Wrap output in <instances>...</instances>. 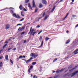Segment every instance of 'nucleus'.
Listing matches in <instances>:
<instances>
[{"label": "nucleus", "mask_w": 78, "mask_h": 78, "mask_svg": "<svg viewBox=\"0 0 78 78\" xmlns=\"http://www.w3.org/2000/svg\"><path fill=\"white\" fill-rule=\"evenodd\" d=\"M30 56H33V57H37L38 56V54H37L33 53L31 54Z\"/></svg>", "instance_id": "1"}, {"label": "nucleus", "mask_w": 78, "mask_h": 78, "mask_svg": "<svg viewBox=\"0 0 78 78\" xmlns=\"http://www.w3.org/2000/svg\"><path fill=\"white\" fill-rule=\"evenodd\" d=\"M78 73V71H75L74 73H71V76L72 77V76H75V75H76V74H77Z\"/></svg>", "instance_id": "2"}, {"label": "nucleus", "mask_w": 78, "mask_h": 78, "mask_svg": "<svg viewBox=\"0 0 78 78\" xmlns=\"http://www.w3.org/2000/svg\"><path fill=\"white\" fill-rule=\"evenodd\" d=\"M24 29V27H23L22 28H21L20 27L18 29V31H23Z\"/></svg>", "instance_id": "3"}, {"label": "nucleus", "mask_w": 78, "mask_h": 78, "mask_svg": "<svg viewBox=\"0 0 78 78\" xmlns=\"http://www.w3.org/2000/svg\"><path fill=\"white\" fill-rule=\"evenodd\" d=\"M32 7H33L34 8H36V5H35V2H34V0H33Z\"/></svg>", "instance_id": "4"}, {"label": "nucleus", "mask_w": 78, "mask_h": 78, "mask_svg": "<svg viewBox=\"0 0 78 78\" xmlns=\"http://www.w3.org/2000/svg\"><path fill=\"white\" fill-rule=\"evenodd\" d=\"M31 59H33V58H32V57L30 58L27 61H26V63H28L29 62H30V61H31Z\"/></svg>", "instance_id": "5"}, {"label": "nucleus", "mask_w": 78, "mask_h": 78, "mask_svg": "<svg viewBox=\"0 0 78 78\" xmlns=\"http://www.w3.org/2000/svg\"><path fill=\"white\" fill-rule=\"evenodd\" d=\"M10 9H14L12 7H11V8H6L4 9H2L1 11H3L4 10H5V9H10Z\"/></svg>", "instance_id": "6"}, {"label": "nucleus", "mask_w": 78, "mask_h": 78, "mask_svg": "<svg viewBox=\"0 0 78 78\" xmlns=\"http://www.w3.org/2000/svg\"><path fill=\"white\" fill-rule=\"evenodd\" d=\"M19 8L20 10H22V9L23 8V7H22V5H20L19 7Z\"/></svg>", "instance_id": "7"}, {"label": "nucleus", "mask_w": 78, "mask_h": 78, "mask_svg": "<svg viewBox=\"0 0 78 78\" xmlns=\"http://www.w3.org/2000/svg\"><path fill=\"white\" fill-rule=\"evenodd\" d=\"M78 51V49H77L74 52V55H76V54H77V53H78V52H76L77 51Z\"/></svg>", "instance_id": "8"}, {"label": "nucleus", "mask_w": 78, "mask_h": 78, "mask_svg": "<svg viewBox=\"0 0 78 78\" xmlns=\"http://www.w3.org/2000/svg\"><path fill=\"white\" fill-rule=\"evenodd\" d=\"M78 51V49H77L74 52V55H76V54H77V53H78V52H76L77 51Z\"/></svg>", "instance_id": "9"}, {"label": "nucleus", "mask_w": 78, "mask_h": 78, "mask_svg": "<svg viewBox=\"0 0 78 78\" xmlns=\"http://www.w3.org/2000/svg\"><path fill=\"white\" fill-rule=\"evenodd\" d=\"M5 28L6 29H9V25L7 24Z\"/></svg>", "instance_id": "10"}, {"label": "nucleus", "mask_w": 78, "mask_h": 78, "mask_svg": "<svg viewBox=\"0 0 78 78\" xmlns=\"http://www.w3.org/2000/svg\"><path fill=\"white\" fill-rule=\"evenodd\" d=\"M42 3L43 4H47V1L45 0H43Z\"/></svg>", "instance_id": "11"}, {"label": "nucleus", "mask_w": 78, "mask_h": 78, "mask_svg": "<svg viewBox=\"0 0 78 78\" xmlns=\"http://www.w3.org/2000/svg\"><path fill=\"white\" fill-rule=\"evenodd\" d=\"M28 6L29 8H30V9H31L32 10V7L31 6V5H30V3L28 4Z\"/></svg>", "instance_id": "12"}, {"label": "nucleus", "mask_w": 78, "mask_h": 78, "mask_svg": "<svg viewBox=\"0 0 78 78\" xmlns=\"http://www.w3.org/2000/svg\"><path fill=\"white\" fill-rule=\"evenodd\" d=\"M5 59L6 61H8V55H6L5 56Z\"/></svg>", "instance_id": "13"}, {"label": "nucleus", "mask_w": 78, "mask_h": 78, "mask_svg": "<svg viewBox=\"0 0 78 78\" xmlns=\"http://www.w3.org/2000/svg\"><path fill=\"white\" fill-rule=\"evenodd\" d=\"M70 42V40H68L67 41H66V44H69V43Z\"/></svg>", "instance_id": "14"}, {"label": "nucleus", "mask_w": 78, "mask_h": 78, "mask_svg": "<svg viewBox=\"0 0 78 78\" xmlns=\"http://www.w3.org/2000/svg\"><path fill=\"white\" fill-rule=\"evenodd\" d=\"M16 17L17 19H20V16L19 15H17Z\"/></svg>", "instance_id": "15"}, {"label": "nucleus", "mask_w": 78, "mask_h": 78, "mask_svg": "<svg viewBox=\"0 0 78 78\" xmlns=\"http://www.w3.org/2000/svg\"><path fill=\"white\" fill-rule=\"evenodd\" d=\"M49 39H50V38H48V37H46L45 38V41H48V40H49Z\"/></svg>", "instance_id": "16"}, {"label": "nucleus", "mask_w": 78, "mask_h": 78, "mask_svg": "<svg viewBox=\"0 0 78 78\" xmlns=\"http://www.w3.org/2000/svg\"><path fill=\"white\" fill-rule=\"evenodd\" d=\"M12 15L13 16V17H16V16H17V15H16V14L15 13H14L12 14Z\"/></svg>", "instance_id": "17"}, {"label": "nucleus", "mask_w": 78, "mask_h": 78, "mask_svg": "<svg viewBox=\"0 0 78 78\" xmlns=\"http://www.w3.org/2000/svg\"><path fill=\"white\" fill-rule=\"evenodd\" d=\"M43 7V5L42 4H39V8H41Z\"/></svg>", "instance_id": "18"}, {"label": "nucleus", "mask_w": 78, "mask_h": 78, "mask_svg": "<svg viewBox=\"0 0 78 78\" xmlns=\"http://www.w3.org/2000/svg\"><path fill=\"white\" fill-rule=\"evenodd\" d=\"M23 56L20 55V57L18 58V59H22L23 58Z\"/></svg>", "instance_id": "19"}, {"label": "nucleus", "mask_w": 78, "mask_h": 78, "mask_svg": "<svg viewBox=\"0 0 78 78\" xmlns=\"http://www.w3.org/2000/svg\"><path fill=\"white\" fill-rule=\"evenodd\" d=\"M36 64V62H33L32 63V65H33V66H34V65H35Z\"/></svg>", "instance_id": "20"}, {"label": "nucleus", "mask_w": 78, "mask_h": 78, "mask_svg": "<svg viewBox=\"0 0 78 78\" xmlns=\"http://www.w3.org/2000/svg\"><path fill=\"white\" fill-rule=\"evenodd\" d=\"M30 0H25V3H28V2H29Z\"/></svg>", "instance_id": "21"}, {"label": "nucleus", "mask_w": 78, "mask_h": 78, "mask_svg": "<svg viewBox=\"0 0 78 78\" xmlns=\"http://www.w3.org/2000/svg\"><path fill=\"white\" fill-rule=\"evenodd\" d=\"M56 8V7L55 6H54L53 9L52 10V12H53L54 10H55V8Z\"/></svg>", "instance_id": "22"}, {"label": "nucleus", "mask_w": 78, "mask_h": 78, "mask_svg": "<svg viewBox=\"0 0 78 78\" xmlns=\"http://www.w3.org/2000/svg\"><path fill=\"white\" fill-rule=\"evenodd\" d=\"M10 12L11 14H14V11L12 10H10Z\"/></svg>", "instance_id": "23"}, {"label": "nucleus", "mask_w": 78, "mask_h": 78, "mask_svg": "<svg viewBox=\"0 0 78 78\" xmlns=\"http://www.w3.org/2000/svg\"><path fill=\"white\" fill-rule=\"evenodd\" d=\"M33 31H34V29H32V31L31 32V34H33Z\"/></svg>", "instance_id": "24"}, {"label": "nucleus", "mask_w": 78, "mask_h": 78, "mask_svg": "<svg viewBox=\"0 0 78 78\" xmlns=\"http://www.w3.org/2000/svg\"><path fill=\"white\" fill-rule=\"evenodd\" d=\"M38 21H39V20H35V21H34V22H33V23H36V22H38Z\"/></svg>", "instance_id": "25"}, {"label": "nucleus", "mask_w": 78, "mask_h": 78, "mask_svg": "<svg viewBox=\"0 0 78 78\" xmlns=\"http://www.w3.org/2000/svg\"><path fill=\"white\" fill-rule=\"evenodd\" d=\"M12 48H9L8 49V51H9V50H12Z\"/></svg>", "instance_id": "26"}, {"label": "nucleus", "mask_w": 78, "mask_h": 78, "mask_svg": "<svg viewBox=\"0 0 78 78\" xmlns=\"http://www.w3.org/2000/svg\"><path fill=\"white\" fill-rule=\"evenodd\" d=\"M7 45H8L7 44H5L4 46H3V48H4L5 47H6V46H7Z\"/></svg>", "instance_id": "27"}, {"label": "nucleus", "mask_w": 78, "mask_h": 78, "mask_svg": "<svg viewBox=\"0 0 78 78\" xmlns=\"http://www.w3.org/2000/svg\"><path fill=\"white\" fill-rule=\"evenodd\" d=\"M30 70H31V69L30 68L28 70V72H29V73H30Z\"/></svg>", "instance_id": "28"}, {"label": "nucleus", "mask_w": 78, "mask_h": 78, "mask_svg": "<svg viewBox=\"0 0 78 78\" xmlns=\"http://www.w3.org/2000/svg\"><path fill=\"white\" fill-rule=\"evenodd\" d=\"M35 33H36V32H34L33 33V34H32L33 36H34V34H35Z\"/></svg>", "instance_id": "29"}, {"label": "nucleus", "mask_w": 78, "mask_h": 78, "mask_svg": "<svg viewBox=\"0 0 78 78\" xmlns=\"http://www.w3.org/2000/svg\"><path fill=\"white\" fill-rule=\"evenodd\" d=\"M33 66L32 65L30 66V69H33Z\"/></svg>", "instance_id": "30"}, {"label": "nucleus", "mask_w": 78, "mask_h": 78, "mask_svg": "<svg viewBox=\"0 0 78 78\" xmlns=\"http://www.w3.org/2000/svg\"><path fill=\"white\" fill-rule=\"evenodd\" d=\"M47 17H48V16H45V18L44 19V20H45L46 19H47Z\"/></svg>", "instance_id": "31"}, {"label": "nucleus", "mask_w": 78, "mask_h": 78, "mask_svg": "<svg viewBox=\"0 0 78 78\" xmlns=\"http://www.w3.org/2000/svg\"><path fill=\"white\" fill-rule=\"evenodd\" d=\"M68 15H69V13H68L66 16L65 17L64 19H66L67 18V17L68 16Z\"/></svg>", "instance_id": "32"}, {"label": "nucleus", "mask_w": 78, "mask_h": 78, "mask_svg": "<svg viewBox=\"0 0 78 78\" xmlns=\"http://www.w3.org/2000/svg\"><path fill=\"white\" fill-rule=\"evenodd\" d=\"M68 15H69V13H68L66 16L65 17L64 19H66L67 18V17L68 16Z\"/></svg>", "instance_id": "33"}, {"label": "nucleus", "mask_w": 78, "mask_h": 78, "mask_svg": "<svg viewBox=\"0 0 78 78\" xmlns=\"http://www.w3.org/2000/svg\"><path fill=\"white\" fill-rule=\"evenodd\" d=\"M57 59H58V58H56L55 59H54L53 61V62H55V61H57Z\"/></svg>", "instance_id": "34"}, {"label": "nucleus", "mask_w": 78, "mask_h": 78, "mask_svg": "<svg viewBox=\"0 0 78 78\" xmlns=\"http://www.w3.org/2000/svg\"><path fill=\"white\" fill-rule=\"evenodd\" d=\"M64 69H62L59 71H60V72H62V71H63V70H64Z\"/></svg>", "instance_id": "35"}, {"label": "nucleus", "mask_w": 78, "mask_h": 78, "mask_svg": "<svg viewBox=\"0 0 78 78\" xmlns=\"http://www.w3.org/2000/svg\"><path fill=\"white\" fill-rule=\"evenodd\" d=\"M75 69V68H73V69H71V70H70L69 71L70 72H72Z\"/></svg>", "instance_id": "36"}, {"label": "nucleus", "mask_w": 78, "mask_h": 78, "mask_svg": "<svg viewBox=\"0 0 78 78\" xmlns=\"http://www.w3.org/2000/svg\"><path fill=\"white\" fill-rule=\"evenodd\" d=\"M60 71H56L55 72L56 73H59Z\"/></svg>", "instance_id": "37"}, {"label": "nucleus", "mask_w": 78, "mask_h": 78, "mask_svg": "<svg viewBox=\"0 0 78 78\" xmlns=\"http://www.w3.org/2000/svg\"><path fill=\"white\" fill-rule=\"evenodd\" d=\"M42 39V36H41L40 38V41H41Z\"/></svg>", "instance_id": "38"}, {"label": "nucleus", "mask_w": 78, "mask_h": 78, "mask_svg": "<svg viewBox=\"0 0 78 78\" xmlns=\"http://www.w3.org/2000/svg\"><path fill=\"white\" fill-rule=\"evenodd\" d=\"M42 45H43V41H42V42L41 44V46H40V47H42Z\"/></svg>", "instance_id": "39"}, {"label": "nucleus", "mask_w": 78, "mask_h": 78, "mask_svg": "<svg viewBox=\"0 0 78 78\" xmlns=\"http://www.w3.org/2000/svg\"><path fill=\"white\" fill-rule=\"evenodd\" d=\"M3 56H1L0 57V59H3Z\"/></svg>", "instance_id": "40"}, {"label": "nucleus", "mask_w": 78, "mask_h": 78, "mask_svg": "<svg viewBox=\"0 0 78 78\" xmlns=\"http://www.w3.org/2000/svg\"><path fill=\"white\" fill-rule=\"evenodd\" d=\"M23 20H24V18H23V19H21V20H20V22H21L22 21H23Z\"/></svg>", "instance_id": "41"}, {"label": "nucleus", "mask_w": 78, "mask_h": 78, "mask_svg": "<svg viewBox=\"0 0 78 78\" xmlns=\"http://www.w3.org/2000/svg\"><path fill=\"white\" fill-rule=\"evenodd\" d=\"M42 30H41L38 33V34H39L40 33H42Z\"/></svg>", "instance_id": "42"}, {"label": "nucleus", "mask_w": 78, "mask_h": 78, "mask_svg": "<svg viewBox=\"0 0 78 78\" xmlns=\"http://www.w3.org/2000/svg\"><path fill=\"white\" fill-rule=\"evenodd\" d=\"M23 10L24 11H27V9H25V8H24L23 9Z\"/></svg>", "instance_id": "43"}, {"label": "nucleus", "mask_w": 78, "mask_h": 78, "mask_svg": "<svg viewBox=\"0 0 78 78\" xmlns=\"http://www.w3.org/2000/svg\"><path fill=\"white\" fill-rule=\"evenodd\" d=\"M10 62H11L12 64H13V62H12V60H10Z\"/></svg>", "instance_id": "44"}, {"label": "nucleus", "mask_w": 78, "mask_h": 78, "mask_svg": "<svg viewBox=\"0 0 78 78\" xmlns=\"http://www.w3.org/2000/svg\"><path fill=\"white\" fill-rule=\"evenodd\" d=\"M21 12V16H24V15H23V13L22 12Z\"/></svg>", "instance_id": "45"}, {"label": "nucleus", "mask_w": 78, "mask_h": 78, "mask_svg": "<svg viewBox=\"0 0 78 78\" xmlns=\"http://www.w3.org/2000/svg\"><path fill=\"white\" fill-rule=\"evenodd\" d=\"M37 10H38V9H36L35 10V12H37Z\"/></svg>", "instance_id": "46"}, {"label": "nucleus", "mask_w": 78, "mask_h": 78, "mask_svg": "<svg viewBox=\"0 0 78 78\" xmlns=\"http://www.w3.org/2000/svg\"><path fill=\"white\" fill-rule=\"evenodd\" d=\"M70 68H72V65H71L69 66V67L68 68V69H70Z\"/></svg>", "instance_id": "47"}, {"label": "nucleus", "mask_w": 78, "mask_h": 78, "mask_svg": "<svg viewBox=\"0 0 78 78\" xmlns=\"http://www.w3.org/2000/svg\"><path fill=\"white\" fill-rule=\"evenodd\" d=\"M24 33H25V32H23L21 33V35H22V34H24Z\"/></svg>", "instance_id": "48"}, {"label": "nucleus", "mask_w": 78, "mask_h": 78, "mask_svg": "<svg viewBox=\"0 0 78 78\" xmlns=\"http://www.w3.org/2000/svg\"><path fill=\"white\" fill-rule=\"evenodd\" d=\"M22 24H19L17 25V26H19V25H22Z\"/></svg>", "instance_id": "49"}, {"label": "nucleus", "mask_w": 78, "mask_h": 78, "mask_svg": "<svg viewBox=\"0 0 78 78\" xmlns=\"http://www.w3.org/2000/svg\"><path fill=\"white\" fill-rule=\"evenodd\" d=\"M45 12H44L43 15V16L44 17V16H45Z\"/></svg>", "instance_id": "50"}, {"label": "nucleus", "mask_w": 78, "mask_h": 78, "mask_svg": "<svg viewBox=\"0 0 78 78\" xmlns=\"http://www.w3.org/2000/svg\"><path fill=\"white\" fill-rule=\"evenodd\" d=\"M78 27V24H77V25L76 26H75V28H76V27Z\"/></svg>", "instance_id": "51"}, {"label": "nucleus", "mask_w": 78, "mask_h": 78, "mask_svg": "<svg viewBox=\"0 0 78 78\" xmlns=\"http://www.w3.org/2000/svg\"><path fill=\"white\" fill-rule=\"evenodd\" d=\"M16 50V48H13L12 50Z\"/></svg>", "instance_id": "52"}, {"label": "nucleus", "mask_w": 78, "mask_h": 78, "mask_svg": "<svg viewBox=\"0 0 78 78\" xmlns=\"http://www.w3.org/2000/svg\"><path fill=\"white\" fill-rule=\"evenodd\" d=\"M32 29V27H30V31H31V30Z\"/></svg>", "instance_id": "53"}, {"label": "nucleus", "mask_w": 78, "mask_h": 78, "mask_svg": "<svg viewBox=\"0 0 78 78\" xmlns=\"http://www.w3.org/2000/svg\"><path fill=\"white\" fill-rule=\"evenodd\" d=\"M40 27V26L39 25H38L37 26V28H39Z\"/></svg>", "instance_id": "54"}, {"label": "nucleus", "mask_w": 78, "mask_h": 78, "mask_svg": "<svg viewBox=\"0 0 78 78\" xmlns=\"http://www.w3.org/2000/svg\"><path fill=\"white\" fill-rule=\"evenodd\" d=\"M74 1H75V0H72V2H74Z\"/></svg>", "instance_id": "55"}, {"label": "nucleus", "mask_w": 78, "mask_h": 78, "mask_svg": "<svg viewBox=\"0 0 78 78\" xmlns=\"http://www.w3.org/2000/svg\"><path fill=\"white\" fill-rule=\"evenodd\" d=\"M73 17H76V15H73Z\"/></svg>", "instance_id": "56"}, {"label": "nucleus", "mask_w": 78, "mask_h": 78, "mask_svg": "<svg viewBox=\"0 0 78 78\" xmlns=\"http://www.w3.org/2000/svg\"><path fill=\"white\" fill-rule=\"evenodd\" d=\"M3 51V49H1L0 50V51Z\"/></svg>", "instance_id": "57"}, {"label": "nucleus", "mask_w": 78, "mask_h": 78, "mask_svg": "<svg viewBox=\"0 0 78 78\" xmlns=\"http://www.w3.org/2000/svg\"><path fill=\"white\" fill-rule=\"evenodd\" d=\"M2 64H0V67H2Z\"/></svg>", "instance_id": "58"}, {"label": "nucleus", "mask_w": 78, "mask_h": 78, "mask_svg": "<svg viewBox=\"0 0 78 78\" xmlns=\"http://www.w3.org/2000/svg\"><path fill=\"white\" fill-rule=\"evenodd\" d=\"M27 41L26 40H25L24 42H23V43H25V42H26Z\"/></svg>", "instance_id": "59"}, {"label": "nucleus", "mask_w": 78, "mask_h": 78, "mask_svg": "<svg viewBox=\"0 0 78 78\" xmlns=\"http://www.w3.org/2000/svg\"><path fill=\"white\" fill-rule=\"evenodd\" d=\"M66 32L67 33H69V31L67 30Z\"/></svg>", "instance_id": "60"}, {"label": "nucleus", "mask_w": 78, "mask_h": 78, "mask_svg": "<svg viewBox=\"0 0 78 78\" xmlns=\"http://www.w3.org/2000/svg\"><path fill=\"white\" fill-rule=\"evenodd\" d=\"M23 58H25V56H23Z\"/></svg>", "instance_id": "61"}, {"label": "nucleus", "mask_w": 78, "mask_h": 78, "mask_svg": "<svg viewBox=\"0 0 78 78\" xmlns=\"http://www.w3.org/2000/svg\"><path fill=\"white\" fill-rule=\"evenodd\" d=\"M0 64H1L2 65V62H1L0 63Z\"/></svg>", "instance_id": "62"}, {"label": "nucleus", "mask_w": 78, "mask_h": 78, "mask_svg": "<svg viewBox=\"0 0 78 78\" xmlns=\"http://www.w3.org/2000/svg\"><path fill=\"white\" fill-rule=\"evenodd\" d=\"M35 77H36V75H34V78H35Z\"/></svg>", "instance_id": "63"}, {"label": "nucleus", "mask_w": 78, "mask_h": 78, "mask_svg": "<svg viewBox=\"0 0 78 78\" xmlns=\"http://www.w3.org/2000/svg\"><path fill=\"white\" fill-rule=\"evenodd\" d=\"M5 43H8V41H5Z\"/></svg>", "instance_id": "64"}]
</instances>
